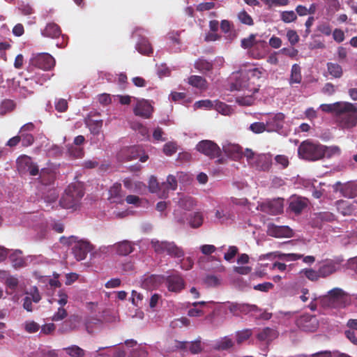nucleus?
Masks as SVG:
<instances>
[{"mask_svg": "<svg viewBox=\"0 0 357 357\" xmlns=\"http://www.w3.org/2000/svg\"><path fill=\"white\" fill-rule=\"evenodd\" d=\"M324 158L326 156L327 158H331L335 155H340L341 150L337 146H326L324 145Z\"/></svg>", "mask_w": 357, "mask_h": 357, "instance_id": "4d7b16f0", "label": "nucleus"}, {"mask_svg": "<svg viewBox=\"0 0 357 357\" xmlns=\"http://www.w3.org/2000/svg\"><path fill=\"white\" fill-rule=\"evenodd\" d=\"M188 82L193 87H196L201 90H206L208 88L206 79L202 76L191 75L188 77Z\"/></svg>", "mask_w": 357, "mask_h": 357, "instance_id": "7c9ffc66", "label": "nucleus"}, {"mask_svg": "<svg viewBox=\"0 0 357 357\" xmlns=\"http://www.w3.org/2000/svg\"><path fill=\"white\" fill-rule=\"evenodd\" d=\"M151 245L157 255L166 254L172 257L181 258L184 256L183 249L173 241H159L152 239Z\"/></svg>", "mask_w": 357, "mask_h": 357, "instance_id": "20e7f679", "label": "nucleus"}, {"mask_svg": "<svg viewBox=\"0 0 357 357\" xmlns=\"http://www.w3.org/2000/svg\"><path fill=\"white\" fill-rule=\"evenodd\" d=\"M102 324V321L95 317H89L85 321V326L87 332L92 334L94 332V328H100Z\"/></svg>", "mask_w": 357, "mask_h": 357, "instance_id": "72a5a7b5", "label": "nucleus"}, {"mask_svg": "<svg viewBox=\"0 0 357 357\" xmlns=\"http://www.w3.org/2000/svg\"><path fill=\"white\" fill-rule=\"evenodd\" d=\"M135 105L133 107V113L135 116L143 119H150L152 116L154 108L151 102L144 98H136Z\"/></svg>", "mask_w": 357, "mask_h": 357, "instance_id": "9d476101", "label": "nucleus"}, {"mask_svg": "<svg viewBox=\"0 0 357 357\" xmlns=\"http://www.w3.org/2000/svg\"><path fill=\"white\" fill-rule=\"evenodd\" d=\"M41 34L44 37L56 38L61 34V30L56 24L51 22L48 23L41 31Z\"/></svg>", "mask_w": 357, "mask_h": 357, "instance_id": "a878e982", "label": "nucleus"}, {"mask_svg": "<svg viewBox=\"0 0 357 357\" xmlns=\"http://www.w3.org/2000/svg\"><path fill=\"white\" fill-rule=\"evenodd\" d=\"M138 158L142 162H144L149 159L148 155L144 153L140 146L123 147L117 154V158L121 162H128Z\"/></svg>", "mask_w": 357, "mask_h": 357, "instance_id": "423d86ee", "label": "nucleus"}, {"mask_svg": "<svg viewBox=\"0 0 357 357\" xmlns=\"http://www.w3.org/2000/svg\"><path fill=\"white\" fill-rule=\"evenodd\" d=\"M250 130L256 134L267 131V126L264 122H255L250 126Z\"/></svg>", "mask_w": 357, "mask_h": 357, "instance_id": "13d9d810", "label": "nucleus"}, {"mask_svg": "<svg viewBox=\"0 0 357 357\" xmlns=\"http://www.w3.org/2000/svg\"><path fill=\"white\" fill-rule=\"evenodd\" d=\"M335 121L342 128H351L357 124V107L349 102H340Z\"/></svg>", "mask_w": 357, "mask_h": 357, "instance_id": "f257e3e1", "label": "nucleus"}, {"mask_svg": "<svg viewBox=\"0 0 357 357\" xmlns=\"http://www.w3.org/2000/svg\"><path fill=\"white\" fill-rule=\"evenodd\" d=\"M335 204L337 211L344 216L353 215L356 210L354 204L348 201L337 200Z\"/></svg>", "mask_w": 357, "mask_h": 357, "instance_id": "4be33fe9", "label": "nucleus"}, {"mask_svg": "<svg viewBox=\"0 0 357 357\" xmlns=\"http://www.w3.org/2000/svg\"><path fill=\"white\" fill-rule=\"evenodd\" d=\"M252 333L250 330H245L243 331L238 332L236 334V341L238 344L247 340L251 336Z\"/></svg>", "mask_w": 357, "mask_h": 357, "instance_id": "774afa93", "label": "nucleus"}, {"mask_svg": "<svg viewBox=\"0 0 357 357\" xmlns=\"http://www.w3.org/2000/svg\"><path fill=\"white\" fill-rule=\"evenodd\" d=\"M18 279L13 276H10L6 278V284L8 289L12 291V292L15 291L16 288L18 286Z\"/></svg>", "mask_w": 357, "mask_h": 357, "instance_id": "338daca9", "label": "nucleus"}, {"mask_svg": "<svg viewBox=\"0 0 357 357\" xmlns=\"http://www.w3.org/2000/svg\"><path fill=\"white\" fill-rule=\"evenodd\" d=\"M162 188V197H166L169 190H175L177 188V180L174 176L169 175L167 178L166 182L161 183Z\"/></svg>", "mask_w": 357, "mask_h": 357, "instance_id": "c85d7f7f", "label": "nucleus"}, {"mask_svg": "<svg viewBox=\"0 0 357 357\" xmlns=\"http://www.w3.org/2000/svg\"><path fill=\"white\" fill-rule=\"evenodd\" d=\"M255 38V34H250L248 38H243L241 40V47L243 49H248L250 50L257 42L256 41Z\"/></svg>", "mask_w": 357, "mask_h": 357, "instance_id": "8fccbe9b", "label": "nucleus"}, {"mask_svg": "<svg viewBox=\"0 0 357 357\" xmlns=\"http://www.w3.org/2000/svg\"><path fill=\"white\" fill-rule=\"evenodd\" d=\"M234 344L233 340L228 337H224L215 343L214 348L216 350L224 351L231 348Z\"/></svg>", "mask_w": 357, "mask_h": 357, "instance_id": "ea45409f", "label": "nucleus"}, {"mask_svg": "<svg viewBox=\"0 0 357 357\" xmlns=\"http://www.w3.org/2000/svg\"><path fill=\"white\" fill-rule=\"evenodd\" d=\"M285 115L282 112H278L275 114H269L266 121L267 126V132H279L284 126Z\"/></svg>", "mask_w": 357, "mask_h": 357, "instance_id": "9b49d317", "label": "nucleus"}, {"mask_svg": "<svg viewBox=\"0 0 357 357\" xmlns=\"http://www.w3.org/2000/svg\"><path fill=\"white\" fill-rule=\"evenodd\" d=\"M23 326L25 331L28 333H35L40 328V325L34 321H26Z\"/></svg>", "mask_w": 357, "mask_h": 357, "instance_id": "6e6d98bb", "label": "nucleus"}, {"mask_svg": "<svg viewBox=\"0 0 357 357\" xmlns=\"http://www.w3.org/2000/svg\"><path fill=\"white\" fill-rule=\"evenodd\" d=\"M296 325L305 332H314L319 327V320L315 315L305 314L296 319Z\"/></svg>", "mask_w": 357, "mask_h": 357, "instance_id": "6e6552de", "label": "nucleus"}, {"mask_svg": "<svg viewBox=\"0 0 357 357\" xmlns=\"http://www.w3.org/2000/svg\"><path fill=\"white\" fill-rule=\"evenodd\" d=\"M15 107V102L9 99L4 100L0 106V113L4 115L8 112H12Z\"/></svg>", "mask_w": 357, "mask_h": 357, "instance_id": "de8ad7c7", "label": "nucleus"}, {"mask_svg": "<svg viewBox=\"0 0 357 357\" xmlns=\"http://www.w3.org/2000/svg\"><path fill=\"white\" fill-rule=\"evenodd\" d=\"M272 165L271 157L267 154H257L255 160L251 165L252 167L255 168L259 171H268Z\"/></svg>", "mask_w": 357, "mask_h": 357, "instance_id": "4468645a", "label": "nucleus"}, {"mask_svg": "<svg viewBox=\"0 0 357 357\" xmlns=\"http://www.w3.org/2000/svg\"><path fill=\"white\" fill-rule=\"evenodd\" d=\"M41 299V296L36 287H34L33 291L30 293H26V296L23 299V307L27 312L33 311L32 303H37Z\"/></svg>", "mask_w": 357, "mask_h": 357, "instance_id": "2eb2a0df", "label": "nucleus"}, {"mask_svg": "<svg viewBox=\"0 0 357 357\" xmlns=\"http://www.w3.org/2000/svg\"><path fill=\"white\" fill-rule=\"evenodd\" d=\"M30 63L32 66L38 68L50 70L55 66L54 57L48 53H39L33 56Z\"/></svg>", "mask_w": 357, "mask_h": 357, "instance_id": "1a4fd4ad", "label": "nucleus"}, {"mask_svg": "<svg viewBox=\"0 0 357 357\" xmlns=\"http://www.w3.org/2000/svg\"><path fill=\"white\" fill-rule=\"evenodd\" d=\"M302 80V75L301 72V67L298 64H294L291 67V76L289 79V84H300Z\"/></svg>", "mask_w": 357, "mask_h": 357, "instance_id": "58836bf2", "label": "nucleus"}, {"mask_svg": "<svg viewBox=\"0 0 357 357\" xmlns=\"http://www.w3.org/2000/svg\"><path fill=\"white\" fill-rule=\"evenodd\" d=\"M68 108V104L66 99L59 98L55 102V109L59 112H65Z\"/></svg>", "mask_w": 357, "mask_h": 357, "instance_id": "69168bd1", "label": "nucleus"}, {"mask_svg": "<svg viewBox=\"0 0 357 357\" xmlns=\"http://www.w3.org/2000/svg\"><path fill=\"white\" fill-rule=\"evenodd\" d=\"M84 195V192L81 186L70 185L60 199V205L64 208H74L78 205Z\"/></svg>", "mask_w": 357, "mask_h": 357, "instance_id": "39448f33", "label": "nucleus"}, {"mask_svg": "<svg viewBox=\"0 0 357 357\" xmlns=\"http://www.w3.org/2000/svg\"><path fill=\"white\" fill-rule=\"evenodd\" d=\"M79 322L77 316H71L68 319L63 322L59 331L62 333H67L74 330L77 327V324Z\"/></svg>", "mask_w": 357, "mask_h": 357, "instance_id": "473e14b6", "label": "nucleus"}, {"mask_svg": "<svg viewBox=\"0 0 357 357\" xmlns=\"http://www.w3.org/2000/svg\"><path fill=\"white\" fill-rule=\"evenodd\" d=\"M322 302L331 308H344L350 304L351 299L349 294L342 289L334 288L323 297Z\"/></svg>", "mask_w": 357, "mask_h": 357, "instance_id": "f03ea898", "label": "nucleus"}, {"mask_svg": "<svg viewBox=\"0 0 357 357\" xmlns=\"http://www.w3.org/2000/svg\"><path fill=\"white\" fill-rule=\"evenodd\" d=\"M33 164L31 158L26 155H21L17 159V169L20 172H26Z\"/></svg>", "mask_w": 357, "mask_h": 357, "instance_id": "c9c22d12", "label": "nucleus"}, {"mask_svg": "<svg viewBox=\"0 0 357 357\" xmlns=\"http://www.w3.org/2000/svg\"><path fill=\"white\" fill-rule=\"evenodd\" d=\"M275 161L277 165H280L281 169H285L289 165V158L284 155H277L275 157Z\"/></svg>", "mask_w": 357, "mask_h": 357, "instance_id": "e2e57ef3", "label": "nucleus"}, {"mask_svg": "<svg viewBox=\"0 0 357 357\" xmlns=\"http://www.w3.org/2000/svg\"><path fill=\"white\" fill-rule=\"evenodd\" d=\"M268 212L272 215H278L283 211L284 199H274L267 204Z\"/></svg>", "mask_w": 357, "mask_h": 357, "instance_id": "cd10ccee", "label": "nucleus"}, {"mask_svg": "<svg viewBox=\"0 0 357 357\" xmlns=\"http://www.w3.org/2000/svg\"><path fill=\"white\" fill-rule=\"evenodd\" d=\"M317 31L326 36H329L333 32L331 26L327 22H323L318 25Z\"/></svg>", "mask_w": 357, "mask_h": 357, "instance_id": "0e129e2a", "label": "nucleus"}, {"mask_svg": "<svg viewBox=\"0 0 357 357\" xmlns=\"http://www.w3.org/2000/svg\"><path fill=\"white\" fill-rule=\"evenodd\" d=\"M197 150L211 159L219 158L221 149L219 146L211 140H202L196 146Z\"/></svg>", "mask_w": 357, "mask_h": 357, "instance_id": "0eeeda50", "label": "nucleus"}, {"mask_svg": "<svg viewBox=\"0 0 357 357\" xmlns=\"http://www.w3.org/2000/svg\"><path fill=\"white\" fill-rule=\"evenodd\" d=\"M164 277L159 275H151L146 276L142 281V287L147 289L158 288L163 282Z\"/></svg>", "mask_w": 357, "mask_h": 357, "instance_id": "412c9836", "label": "nucleus"}, {"mask_svg": "<svg viewBox=\"0 0 357 357\" xmlns=\"http://www.w3.org/2000/svg\"><path fill=\"white\" fill-rule=\"evenodd\" d=\"M93 250V245L86 241H75L72 247L73 254L77 261L86 259V255Z\"/></svg>", "mask_w": 357, "mask_h": 357, "instance_id": "f8f14e48", "label": "nucleus"}, {"mask_svg": "<svg viewBox=\"0 0 357 357\" xmlns=\"http://www.w3.org/2000/svg\"><path fill=\"white\" fill-rule=\"evenodd\" d=\"M301 273H303L305 276L311 281H317L320 278L319 270L317 271L312 268H305Z\"/></svg>", "mask_w": 357, "mask_h": 357, "instance_id": "bf43d9fd", "label": "nucleus"}, {"mask_svg": "<svg viewBox=\"0 0 357 357\" xmlns=\"http://www.w3.org/2000/svg\"><path fill=\"white\" fill-rule=\"evenodd\" d=\"M267 47L265 41H257L256 44L248 50L249 56L255 59H260L264 57L266 48Z\"/></svg>", "mask_w": 357, "mask_h": 357, "instance_id": "aec40b11", "label": "nucleus"}, {"mask_svg": "<svg viewBox=\"0 0 357 357\" xmlns=\"http://www.w3.org/2000/svg\"><path fill=\"white\" fill-rule=\"evenodd\" d=\"M323 149L322 144L305 140L299 145L298 154L303 159L316 161L324 158Z\"/></svg>", "mask_w": 357, "mask_h": 357, "instance_id": "7ed1b4c3", "label": "nucleus"}, {"mask_svg": "<svg viewBox=\"0 0 357 357\" xmlns=\"http://www.w3.org/2000/svg\"><path fill=\"white\" fill-rule=\"evenodd\" d=\"M280 19L284 23H291L297 20V15L294 10H284L280 13Z\"/></svg>", "mask_w": 357, "mask_h": 357, "instance_id": "a18cd8bd", "label": "nucleus"}, {"mask_svg": "<svg viewBox=\"0 0 357 357\" xmlns=\"http://www.w3.org/2000/svg\"><path fill=\"white\" fill-rule=\"evenodd\" d=\"M68 153L70 156L74 158H81L84 155V151L83 148L78 147V146L75 145H70L68 148Z\"/></svg>", "mask_w": 357, "mask_h": 357, "instance_id": "49530a36", "label": "nucleus"}, {"mask_svg": "<svg viewBox=\"0 0 357 357\" xmlns=\"http://www.w3.org/2000/svg\"><path fill=\"white\" fill-rule=\"evenodd\" d=\"M336 271V265L333 261H327L319 268L320 277L326 278Z\"/></svg>", "mask_w": 357, "mask_h": 357, "instance_id": "e433bc0d", "label": "nucleus"}, {"mask_svg": "<svg viewBox=\"0 0 357 357\" xmlns=\"http://www.w3.org/2000/svg\"><path fill=\"white\" fill-rule=\"evenodd\" d=\"M308 200L306 198L292 197L289 203V208L295 214H300L307 206Z\"/></svg>", "mask_w": 357, "mask_h": 357, "instance_id": "6ab92c4d", "label": "nucleus"}, {"mask_svg": "<svg viewBox=\"0 0 357 357\" xmlns=\"http://www.w3.org/2000/svg\"><path fill=\"white\" fill-rule=\"evenodd\" d=\"M230 310L234 314H236L237 311L245 314L249 312H261V309H259L257 305L246 303L233 304L230 307Z\"/></svg>", "mask_w": 357, "mask_h": 357, "instance_id": "bb28decb", "label": "nucleus"}, {"mask_svg": "<svg viewBox=\"0 0 357 357\" xmlns=\"http://www.w3.org/2000/svg\"><path fill=\"white\" fill-rule=\"evenodd\" d=\"M238 17L241 23L246 25L251 26L254 24L251 16L245 10L240 12L238 15Z\"/></svg>", "mask_w": 357, "mask_h": 357, "instance_id": "052dcab7", "label": "nucleus"}, {"mask_svg": "<svg viewBox=\"0 0 357 357\" xmlns=\"http://www.w3.org/2000/svg\"><path fill=\"white\" fill-rule=\"evenodd\" d=\"M136 50L142 54L150 56L153 53V48L149 40L142 38L136 44Z\"/></svg>", "mask_w": 357, "mask_h": 357, "instance_id": "c756f323", "label": "nucleus"}, {"mask_svg": "<svg viewBox=\"0 0 357 357\" xmlns=\"http://www.w3.org/2000/svg\"><path fill=\"white\" fill-rule=\"evenodd\" d=\"M102 123L103 121L101 119H89L86 124L92 134L98 135L102 127Z\"/></svg>", "mask_w": 357, "mask_h": 357, "instance_id": "a19ab883", "label": "nucleus"}, {"mask_svg": "<svg viewBox=\"0 0 357 357\" xmlns=\"http://www.w3.org/2000/svg\"><path fill=\"white\" fill-rule=\"evenodd\" d=\"M35 128V125L31 122L27 123L21 127L19 136L21 137L23 146L27 147L33 144L34 137L30 132L33 131Z\"/></svg>", "mask_w": 357, "mask_h": 357, "instance_id": "ddd939ff", "label": "nucleus"}, {"mask_svg": "<svg viewBox=\"0 0 357 357\" xmlns=\"http://www.w3.org/2000/svg\"><path fill=\"white\" fill-rule=\"evenodd\" d=\"M278 257L280 259L287 261H297L303 257V255L296 253H282L278 252Z\"/></svg>", "mask_w": 357, "mask_h": 357, "instance_id": "5fc2aeb1", "label": "nucleus"}, {"mask_svg": "<svg viewBox=\"0 0 357 357\" xmlns=\"http://www.w3.org/2000/svg\"><path fill=\"white\" fill-rule=\"evenodd\" d=\"M168 290L173 292H179L184 288L183 278L178 275H169L166 278Z\"/></svg>", "mask_w": 357, "mask_h": 357, "instance_id": "f3484780", "label": "nucleus"}, {"mask_svg": "<svg viewBox=\"0 0 357 357\" xmlns=\"http://www.w3.org/2000/svg\"><path fill=\"white\" fill-rule=\"evenodd\" d=\"M222 150L227 157L238 160L243 155L242 148L238 144H228L222 146Z\"/></svg>", "mask_w": 357, "mask_h": 357, "instance_id": "a211bd4d", "label": "nucleus"}, {"mask_svg": "<svg viewBox=\"0 0 357 357\" xmlns=\"http://www.w3.org/2000/svg\"><path fill=\"white\" fill-rule=\"evenodd\" d=\"M54 179V175L52 172L49 171L48 169H42L40 174V180L42 184L43 185H50L51 184Z\"/></svg>", "mask_w": 357, "mask_h": 357, "instance_id": "37998d69", "label": "nucleus"}, {"mask_svg": "<svg viewBox=\"0 0 357 357\" xmlns=\"http://www.w3.org/2000/svg\"><path fill=\"white\" fill-rule=\"evenodd\" d=\"M63 350L71 357H83L85 354L84 351L77 345L63 348Z\"/></svg>", "mask_w": 357, "mask_h": 357, "instance_id": "c03bdc74", "label": "nucleus"}, {"mask_svg": "<svg viewBox=\"0 0 357 357\" xmlns=\"http://www.w3.org/2000/svg\"><path fill=\"white\" fill-rule=\"evenodd\" d=\"M268 234L275 238H291L294 236L293 230L288 226H273L268 228Z\"/></svg>", "mask_w": 357, "mask_h": 357, "instance_id": "dca6fc26", "label": "nucleus"}, {"mask_svg": "<svg viewBox=\"0 0 357 357\" xmlns=\"http://www.w3.org/2000/svg\"><path fill=\"white\" fill-rule=\"evenodd\" d=\"M203 215L199 212H195L189 218V225L192 228H198L203 224Z\"/></svg>", "mask_w": 357, "mask_h": 357, "instance_id": "79ce46f5", "label": "nucleus"}, {"mask_svg": "<svg viewBox=\"0 0 357 357\" xmlns=\"http://www.w3.org/2000/svg\"><path fill=\"white\" fill-rule=\"evenodd\" d=\"M340 103V102H336L333 104H321L320 109L324 112L333 114L335 118Z\"/></svg>", "mask_w": 357, "mask_h": 357, "instance_id": "09e8293b", "label": "nucleus"}, {"mask_svg": "<svg viewBox=\"0 0 357 357\" xmlns=\"http://www.w3.org/2000/svg\"><path fill=\"white\" fill-rule=\"evenodd\" d=\"M333 39L337 43H342L345 39V33L343 30L335 28L332 32Z\"/></svg>", "mask_w": 357, "mask_h": 357, "instance_id": "680f3d73", "label": "nucleus"}, {"mask_svg": "<svg viewBox=\"0 0 357 357\" xmlns=\"http://www.w3.org/2000/svg\"><path fill=\"white\" fill-rule=\"evenodd\" d=\"M133 243L129 241L124 240L114 244V247L118 255L126 256L134 250Z\"/></svg>", "mask_w": 357, "mask_h": 357, "instance_id": "393cba45", "label": "nucleus"}, {"mask_svg": "<svg viewBox=\"0 0 357 357\" xmlns=\"http://www.w3.org/2000/svg\"><path fill=\"white\" fill-rule=\"evenodd\" d=\"M327 70L330 75L333 77L339 79L343 75V70L342 66L337 63L328 62L326 64Z\"/></svg>", "mask_w": 357, "mask_h": 357, "instance_id": "f704fd0d", "label": "nucleus"}, {"mask_svg": "<svg viewBox=\"0 0 357 357\" xmlns=\"http://www.w3.org/2000/svg\"><path fill=\"white\" fill-rule=\"evenodd\" d=\"M268 8L287 6L289 4L290 0H260Z\"/></svg>", "mask_w": 357, "mask_h": 357, "instance_id": "603ef678", "label": "nucleus"}, {"mask_svg": "<svg viewBox=\"0 0 357 357\" xmlns=\"http://www.w3.org/2000/svg\"><path fill=\"white\" fill-rule=\"evenodd\" d=\"M194 67L199 72L206 73V72L212 70L213 64L211 61H208L204 58H199L195 61Z\"/></svg>", "mask_w": 357, "mask_h": 357, "instance_id": "2f4dec72", "label": "nucleus"}, {"mask_svg": "<svg viewBox=\"0 0 357 357\" xmlns=\"http://www.w3.org/2000/svg\"><path fill=\"white\" fill-rule=\"evenodd\" d=\"M340 192L344 197L354 198L357 196V185L348 183L341 188Z\"/></svg>", "mask_w": 357, "mask_h": 357, "instance_id": "4c0bfd02", "label": "nucleus"}, {"mask_svg": "<svg viewBox=\"0 0 357 357\" xmlns=\"http://www.w3.org/2000/svg\"><path fill=\"white\" fill-rule=\"evenodd\" d=\"M255 101V98L252 95L245 96H238L236 99V102L241 106H251Z\"/></svg>", "mask_w": 357, "mask_h": 357, "instance_id": "864d4df0", "label": "nucleus"}, {"mask_svg": "<svg viewBox=\"0 0 357 357\" xmlns=\"http://www.w3.org/2000/svg\"><path fill=\"white\" fill-rule=\"evenodd\" d=\"M278 336V333L276 330L272 328L266 327L260 331L257 335V339L261 342H271L276 339Z\"/></svg>", "mask_w": 357, "mask_h": 357, "instance_id": "5701e85b", "label": "nucleus"}, {"mask_svg": "<svg viewBox=\"0 0 357 357\" xmlns=\"http://www.w3.org/2000/svg\"><path fill=\"white\" fill-rule=\"evenodd\" d=\"M109 199L112 203L121 204L123 201L124 195L122 194L121 185L120 183H114L109 190Z\"/></svg>", "mask_w": 357, "mask_h": 357, "instance_id": "b1692460", "label": "nucleus"}, {"mask_svg": "<svg viewBox=\"0 0 357 357\" xmlns=\"http://www.w3.org/2000/svg\"><path fill=\"white\" fill-rule=\"evenodd\" d=\"M149 185L151 192L159 193L162 197V188L161 187V183L158 182L157 178L155 176H152L150 178Z\"/></svg>", "mask_w": 357, "mask_h": 357, "instance_id": "3c124183", "label": "nucleus"}]
</instances>
